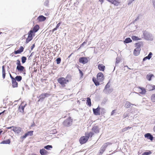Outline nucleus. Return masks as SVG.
I'll use <instances>...</instances> for the list:
<instances>
[{
	"label": "nucleus",
	"instance_id": "nucleus-1",
	"mask_svg": "<svg viewBox=\"0 0 155 155\" xmlns=\"http://www.w3.org/2000/svg\"><path fill=\"white\" fill-rule=\"evenodd\" d=\"M142 38L147 41H152L153 40V37L152 34L146 31H143Z\"/></svg>",
	"mask_w": 155,
	"mask_h": 155
},
{
	"label": "nucleus",
	"instance_id": "nucleus-2",
	"mask_svg": "<svg viewBox=\"0 0 155 155\" xmlns=\"http://www.w3.org/2000/svg\"><path fill=\"white\" fill-rule=\"evenodd\" d=\"M58 82L63 87L65 86V84L69 82L68 80L66 79L63 77H61L58 79Z\"/></svg>",
	"mask_w": 155,
	"mask_h": 155
},
{
	"label": "nucleus",
	"instance_id": "nucleus-3",
	"mask_svg": "<svg viewBox=\"0 0 155 155\" xmlns=\"http://www.w3.org/2000/svg\"><path fill=\"white\" fill-rule=\"evenodd\" d=\"M72 124V120L70 117L64 120L63 123V125L66 127L70 126Z\"/></svg>",
	"mask_w": 155,
	"mask_h": 155
},
{
	"label": "nucleus",
	"instance_id": "nucleus-4",
	"mask_svg": "<svg viewBox=\"0 0 155 155\" xmlns=\"http://www.w3.org/2000/svg\"><path fill=\"white\" fill-rule=\"evenodd\" d=\"M32 31L30 30L28 33V38H27L25 43L26 44L28 43L29 41H31L33 38V35L34 36L35 34Z\"/></svg>",
	"mask_w": 155,
	"mask_h": 155
},
{
	"label": "nucleus",
	"instance_id": "nucleus-5",
	"mask_svg": "<svg viewBox=\"0 0 155 155\" xmlns=\"http://www.w3.org/2000/svg\"><path fill=\"white\" fill-rule=\"evenodd\" d=\"M12 130L16 134H22L23 133L22 129L19 127H15Z\"/></svg>",
	"mask_w": 155,
	"mask_h": 155
},
{
	"label": "nucleus",
	"instance_id": "nucleus-6",
	"mask_svg": "<svg viewBox=\"0 0 155 155\" xmlns=\"http://www.w3.org/2000/svg\"><path fill=\"white\" fill-rule=\"evenodd\" d=\"M101 109L103 111L104 110V108H101L99 106L96 109L93 108V111L94 114L95 115H100V110Z\"/></svg>",
	"mask_w": 155,
	"mask_h": 155
},
{
	"label": "nucleus",
	"instance_id": "nucleus-7",
	"mask_svg": "<svg viewBox=\"0 0 155 155\" xmlns=\"http://www.w3.org/2000/svg\"><path fill=\"white\" fill-rule=\"evenodd\" d=\"M100 128L98 125H94L93 126L92 130V132L95 134H98L99 132Z\"/></svg>",
	"mask_w": 155,
	"mask_h": 155
},
{
	"label": "nucleus",
	"instance_id": "nucleus-8",
	"mask_svg": "<svg viewBox=\"0 0 155 155\" xmlns=\"http://www.w3.org/2000/svg\"><path fill=\"white\" fill-rule=\"evenodd\" d=\"M50 95L48 93H46L42 94L39 96L38 98H39V101H43L44 99L46 97H48Z\"/></svg>",
	"mask_w": 155,
	"mask_h": 155
},
{
	"label": "nucleus",
	"instance_id": "nucleus-9",
	"mask_svg": "<svg viewBox=\"0 0 155 155\" xmlns=\"http://www.w3.org/2000/svg\"><path fill=\"white\" fill-rule=\"evenodd\" d=\"M97 80L99 81H102L104 79V77L103 73L101 72L99 73L97 76Z\"/></svg>",
	"mask_w": 155,
	"mask_h": 155
},
{
	"label": "nucleus",
	"instance_id": "nucleus-10",
	"mask_svg": "<svg viewBox=\"0 0 155 155\" xmlns=\"http://www.w3.org/2000/svg\"><path fill=\"white\" fill-rule=\"evenodd\" d=\"M88 140L87 137L86 136H83L80 138L79 141L80 143L83 144L86 143Z\"/></svg>",
	"mask_w": 155,
	"mask_h": 155
},
{
	"label": "nucleus",
	"instance_id": "nucleus-11",
	"mask_svg": "<svg viewBox=\"0 0 155 155\" xmlns=\"http://www.w3.org/2000/svg\"><path fill=\"white\" fill-rule=\"evenodd\" d=\"M88 60L86 57H81L79 59V62L83 64H85L88 62Z\"/></svg>",
	"mask_w": 155,
	"mask_h": 155
},
{
	"label": "nucleus",
	"instance_id": "nucleus-12",
	"mask_svg": "<svg viewBox=\"0 0 155 155\" xmlns=\"http://www.w3.org/2000/svg\"><path fill=\"white\" fill-rule=\"evenodd\" d=\"M145 137L147 138V139H150V140L152 141L153 139V136L150 133H148L145 134L144 135Z\"/></svg>",
	"mask_w": 155,
	"mask_h": 155
},
{
	"label": "nucleus",
	"instance_id": "nucleus-13",
	"mask_svg": "<svg viewBox=\"0 0 155 155\" xmlns=\"http://www.w3.org/2000/svg\"><path fill=\"white\" fill-rule=\"evenodd\" d=\"M25 67L21 65L19 66H17L16 67V70L18 71L22 72L24 71Z\"/></svg>",
	"mask_w": 155,
	"mask_h": 155
},
{
	"label": "nucleus",
	"instance_id": "nucleus-14",
	"mask_svg": "<svg viewBox=\"0 0 155 155\" xmlns=\"http://www.w3.org/2000/svg\"><path fill=\"white\" fill-rule=\"evenodd\" d=\"M24 49V48L22 46H21L19 49L15 51L14 53L15 54H20L23 51Z\"/></svg>",
	"mask_w": 155,
	"mask_h": 155
},
{
	"label": "nucleus",
	"instance_id": "nucleus-15",
	"mask_svg": "<svg viewBox=\"0 0 155 155\" xmlns=\"http://www.w3.org/2000/svg\"><path fill=\"white\" fill-rule=\"evenodd\" d=\"M141 49L140 48H136L134 50V54L135 56H137L138 55Z\"/></svg>",
	"mask_w": 155,
	"mask_h": 155
},
{
	"label": "nucleus",
	"instance_id": "nucleus-16",
	"mask_svg": "<svg viewBox=\"0 0 155 155\" xmlns=\"http://www.w3.org/2000/svg\"><path fill=\"white\" fill-rule=\"evenodd\" d=\"M40 153L41 155H48V152L44 149L40 150Z\"/></svg>",
	"mask_w": 155,
	"mask_h": 155
},
{
	"label": "nucleus",
	"instance_id": "nucleus-17",
	"mask_svg": "<svg viewBox=\"0 0 155 155\" xmlns=\"http://www.w3.org/2000/svg\"><path fill=\"white\" fill-rule=\"evenodd\" d=\"M26 105V104L24 106H22L21 104L18 108V110L21 113H23L24 112V108Z\"/></svg>",
	"mask_w": 155,
	"mask_h": 155
},
{
	"label": "nucleus",
	"instance_id": "nucleus-18",
	"mask_svg": "<svg viewBox=\"0 0 155 155\" xmlns=\"http://www.w3.org/2000/svg\"><path fill=\"white\" fill-rule=\"evenodd\" d=\"M109 2L114 4L115 5L118 6L119 2L117 0H107Z\"/></svg>",
	"mask_w": 155,
	"mask_h": 155
},
{
	"label": "nucleus",
	"instance_id": "nucleus-19",
	"mask_svg": "<svg viewBox=\"0 0 155 155\" xmlns=\"http://www.w3.org/2000/svg\"><path fill=\"white\" fill-rule=\"evenodd\" d=\"M12 87H17L18 86V83L15 81V79H14L12 80Z\"/></svg>",
	"mask_w": 155,
	"mask_h": 155
},
{
	"label": "nucleus",
	"instance_id": "nucleus-20",
	"mask_svg": "<svg viewBox=\"0 0 155 155\" xmlns=\"http://www.w3.org/2000/svg\"><path fill=\"white\" fill-rule=\"evenodd\" d=\"M46 18L44 16L41 15L39 16L38 18V20L40 21H45L46 19Z\"/></svg>",
	"mask_w": 155,
	"mask_h": 155
},
{
	"label": "nucleus",
	"instance_id": "nucleus-21",
	"mask_svg": "<svg viewBox=\"0 0 155 155\" xmlns=\"http://www.w3.org/2000/svg\"><path fill=\"white\" fill-rule=\"evenodd\" d=\"M39 28V25H36L35 26H34L32 29L31 30L33 32L35 33L38 31Z\"/></svg>",
	"mask_w": 155,
	"mask_h": 155
},
{
	"label": "nucleus",
	"instance_id": "nucleus-22",
	"mask_svg": "<svg viewBox=\"0 0 155 155\" xmlns=\"http://www.w3.org/2000/svg\"><path fill=\"white\" fill-rule=\"evenodd\" d=\"M152 53L151 52H150L147 56L144 57L143 58V61H144L147 59L149 60L152 57Z\"/></svg>",
	"mask_w": 155,
	"mask_h": 155
},
{
	"label": "nucleus",
	"instance_id": "nucleus-23",
	"mask_svg": "<svg viewBox=\"0 0 155 155\" xmlns=\"http://www.w3.org/2000/svg\"><path fill=\"white\" fill-rule=\"evenodd\" d=\"M154 76L153 74H147L146 76L147 79L149 81H150L151 80L152 78H154Z\"/></svg>",
	"mask_w": 155,
	"mask_h": 155
},
{
	"label": "nucleus",
	"instance_id": "nucleus-24",
	"mask_svg": "<svg viewBox=\"0 0 155 155\" xmlns=\"http://www.w3.org/2000/svg\"><path fill=\"white\" fill-rule=\"evenodd\" d=\"M105 68V66L102 64H99L98 66V68L100 71H104Z\"/></svg>",
	"mask_w": 155,
	"mask_h": 155
},
{
	"label": "nucleus",
	"instance_id": "nucleus-25",
	"mask_svg": "<svg viewBox=\"0 0 155 155\" xmlns=\"http://www.w3.org/2000/svg\"><path fill=\"white\" fill-rule=\"evenodd\" d=\"M110 143L109 142L106 143H104L103 145L102 146L101 148L104 150V151L105 150L106 148L107 147V146L110 145Z\"/></svg>",
	"mask_w": 155,
	"mask_h": 155
},
{
	"label": "nucleus",
	"instance_id": "nucleus-26",
	"mask_svg": "<svg viewBox=\"0 0 155 155\" xmlns=\"http://www.w3.org/2000/svg\"><path fill=\"white\" fill-rule=\"evenodd\" d=\"M143 45V42H139L135 44V46L136 48H140L141 46Z\"/></svg>",
	"mask_w": 155,
	"mask_h": 155
},
{
	"label": "nucleus",
	"instance_id": "nucleus-27",
	"mask_svg": "<svg viewBox=\"0 0 155 155\" xmlns=\"http://www.w3.org/2000/svg\"><path fill=\"white\" fill-rule=\"evenodd\" d=\"M2 77L3 79H4L5 76V70L4 65H3L2 67Z\"/></svg>",
	"mask_w": 155,
	"mask_h": 155
},
{
	"label": "nucleus",
	"instance_id": "nucleus-28",
	"mask_svg": "<svg viewBox=\"0 0 155 155\" xmlns=\"http://www.w3.org/2000/svg\"><path fill=\"white\" fill-rule=\"evenodd\" d=\"M146 89L147 90L149 91L153 90V87L152 85L148 84L146 86Z\"/></svg>",
	"mask_w": 155,
	"mask_h": 155
},
{
	"label": "nucleus",
	"instance_id": "nucleus-29",
	"mask_svg": "<svg viewBox=\"0 0 155 155\" xmlns=\"http://www.w3.org/2000/svg\"><path fill=\"white\" fill-rule=\"evenodd\" d=\"M132 41L131 39L130 38H127L124 40V42L125 43H128L130 42H131Z\"/></svg>",
	"mask_w": 155,
	"mask_h": 155
},
{
	"label": "nucleus",
	"instance_id": "nucleus-30",
	"mask_svg": "<svg viewBox=\"0 0 155 155\" xmlns=\"http://www.w3.org/2000/svg\"><path fill=\"white\" fill-rule=\"evenodd\" d=\"M94 83L95 84L96 86H98L99 85V81L97 80V81L96 79H94V78H93L92 79Z\"/></svg>",
	"mask_w": 155,
	"mask_h": 155
},
{
	"label": "nucleus",
	"instance_id": "nucleus-31",
	"mask_svg": "<svg viewBox=\"0 0 155 155\" xmlns=\"http://www.w3.org/2000/svg\"><path fill=\"white\" fill-rule=\"evenodd\" d=\"M10 139H8L7 140L3 141L1 143L2 144H9L10 143Z\"/></svg>",
	"mask_w": 155,
	"mask_h": 155
},
{
	"label": "nucleus",
	"instance_id": "nucleus-32",
	"mask_svg": "<svg viewBox=\"0 0 155 155\" xmlns=\"http://www.w3.org/2000/svg\"><path fill=\"white\" fill-rule=\"evenodd\" d=\"M16 81H20L22 80V77L21 76H17L15 78Z\"/></svg>",
	"mask_w": 155,
	"mask_h": 155
},
{
	"label": "nucleus",
	"instance_id": "nucleus-33",
	"mask_svg": "<svg viewBox=\"0 0 155 155\" xmlns=\"http://www.w3.org/2000/svg\"><path fill=\"white\" fill-rule=\"evenodd\" d=\"M86 104L90 107L91 105V99L89 97H87Z\"/></svg>",
	"mask_w": 155,
	"mask_h": 155
},
{
	"label": "nucleus",
	"instance_id": "nucleus-34",
	"mask_svg": "<svg viewBox=\"0 0 155 155\" xmlns=\"http://www.w3.org/2000/svg\"><path fill=\"white\" fill-rule=\"evenodd\" d=\"M94 134V133H93L92 131L90 133H88L87 134V137L88 139L90 137H91Z\"/></svg>",
	"mask_w": 155,
	"mask_h": 155
},
{
	"label": "nucleus",
	"instance_id": "nucleus-35",
	"mask_svg": "<svg viewBox=\"0 0 155 155\" xmlns=\"http://www.w3.org/2000/svg\"><path fill=\"white\" fill-rule=\"evenodd\" d=\"M131 105L133 104H131V103L129 101H127L125 104V107L126 108H130Z\"/></svg>",
	"mask_w": 155,
	"mask_h": 155
},
{
	"label": "nucleus",
	"instance_id": "nucleus-36",
	"mask_svg": "<svg viewBox=\"0 0 155 155\" xmlns=\"http://www.w3.org/2000/svg\"><path fill=\"white\" fill-rule=\"evenodd\" d=\"M113 90L112 88H109L107 89L105 91H103V92L106 94H110L113 91Z\"/></svg>",
	"mask_w": 155,
	"mask_h": 155
},
{
	"label": "nucleus",
	"instance_id": "nucleus-37",
	"mask_svg": "<svg viewBox=\"0 0 155 155\" xmlns=\"http://www.w3.org/2000/svg\"><path fill=\"white\" fill-rule=\"evenodd\" d=\"M139 88L142 91L140 93L142 94H144L146 92V91L145 88L140 87Z\"/></svg>",
	"mask_w": 155,
	"mask_h": 155
},
{
	"label": "nucleus",
	"instance_id": "nucleus-38",
	"mask_svg": "<svg viewBox=\"0 0 155 155\" xmlns=\"http://www.w3.org/2000/svg\"><path fill=\"white\" fill-rule=\"evenodd\" d=\"M45 149H46L47 150H50V149H51L52 148V146L51 145H48L46 146H45L44 147Z\"/></svg>",
	"mask_w": 155,
	"mask_h": 155
},
{
	"label": "nucleus",
	"instance_id": "nucleus-39",
	"mask_svg": "<svg viewBox=\"0 0 155 155\" xmlns=\"http://www.w3.org/2000/svg\"><path fill=\"white\" fill-rule=\"evenodd\" d=\"M152 153V152L151 151L148 150V151L143 153L142 155H150Z\"/></svg>",
	"mask_w": 155,
	"mask_h": 155
},
{
	"label": "nucleus",
	"instance_id": "nucleus-40",
	"mask_svg": "<svg viewBox=\"0 0 155 155\" xmlns=\"http://www.w3.org/2000/svg\"><path fill=\"white\" fill-rule=\"evenodd\" d=\"M21 62L23 64L25 63L26 62L27 60V58L25 57L22 56L21 58Z\"/></svg>",
	"mask_w": 155,
	"mask_h": 155
},
{
	"label": "nucleus",
	"instance_id": "nucleus-41",
	"mask_svg": "<svg viewBox=\"0 0 155 155\" xmlns=\"http://www.w3.org/2000/svg\"><path fill=\"white\" fill-rule=\"evenodd\" d=\"M132 38L133 40L134 41L139 40L141 39L135 36H133L132 37Z\"/></svg>",
	"mask_w": 155,
	"mask_h": 155
},
{
	"label": "nucleus",
	"instance_id": "nucleus-42",
	"mask_svg": "<svg viewBox=\"0 0 155 155\" xmlns=\"http://www.w3.org/2000/svg\"><path fill=\"white\" fill-rule=\"evenodd\" d=\"M151 101L153 102H155V94H153L152 95L151 97Z\"/></svg>",
	"mask_w": 155,
	"mask_h": 155
},
{
	"label": "nucleus",
	"instance_id": "nucleus-43",
	"mask_svg": "<svg viewBox=\"0 0 155 155\" xmlns=\"http://www.w3.org/2000/svg\"><path fill=\"white\" fill-rule=\"evenodd\" d=\"M109 82L107 83V84L105 86L104 89L103 90V91H105L107 89H108L109 88V87H110V86L108 84Z\"/></svg>",
	"mask_w": 155,
	"mask_h": 155
},
{
	"label": "nucleus",
	"instance_id": "nucleus-44",
	"mask_svg": "<svg viewBox=\"0 0 155 155\" xmlns=\"http://www.w3.org/2000/svg\"><path fill=\"white\" fill-rule=\"evenodd\" d=\"M131 128V127H126L122 129V131L123 132H124L128 130V129H130Z\"/></svg>",
	"mask_w": 155,
	"mask_h": 155
},
{
	"label": "nucleus",
	"instance_id": "nucleus-45",
	"mask_svg": "<svg viewBox=\"0 0 155 155\" xmlns=\"http://www.w3.org/2000/svg\"><path fill=\"white\" fill-rule=\"evenodd\" d=\"M61 58H58L56 60V61L57 62V63L58 64H60L61 62Z\"/></svg>",
	"mask_w": 155,
	"mask_h": 155
},
{
	"label": "nucleus",
	"instance_id": "nucleus-46",
	"mask_svg": "<svg viewBox=\"0 0 155 155\" xmlns=\"http://www.w3.org/2000/svg\"><path fill=\"white\" fill-rule=\"evenodd\" d=\"M104 150L102 149H101H101L100 150V151H99V154L98 155H102L103 153H104Z\"/></svg>",
	"mask_w": 155,
	"mask_h": 155
},
{
	"label": "nucleus",
	"instance_id": "nucleus-47",
	"mask_svg": "<svg viewBox=\"0 0 155 155\" xmlns=\"http://www.w3.org/2000/svg\"><path fill=\"white\" fill-rule=\"evenodd\" d=\"M33 131H28L27 133L28 134V135L32 136L33 134Z\"/></svg>",
	"mask_w": 155,
	"mask_h": 155
},
{
	"label": "nucleus",
	"instance_id": "nucleus-48",
	"mask_svg": "<svg viewBox=\"0 0 155 155\" xmlns=\"http://www.w3.org/2000/svg\"><path fill=\"white\" fill-rule=\"evenodd\" d=\"M16 64L17 65V66H19L21 65L20 61L19 60H17V62L16 63Z\"/></svg>",
	"mask_w": 155,
	"mask_h": 155
},
{
	"label": "nucleus",
	"instance_id": "nucleus-49",
	"mask_svg": "<svg viewBox=\"0 0 155 155\" xmlns=\"http://www.w3.org/2000/svg\"><path fill=\"white\" fill-rule=\"evenodd\" d=\"M28 136L27 133H26L22 137L23 139L26 138Z\"/></svg>",
	"mask_w": 155,
	"mask_h": 155
},
{
	"label": "nucleus",
	"instance_id": "nucleus-50",
	"mask_svg": "<svg viewBox=\"0 0 155 155\" xmlns=\"http://www.w3.org/2000/svg\"><path fill=\"white\" fill-rule=\"evenodd\" d=\"M139 19V17H137L133 22V23H134L135 22L138 20Z\"/></svg>",
	"mask_w": 155,
	"mask_h": 155
},
{
	"label": "nucleus",
	"instance_id": "nucleus-51",
	"mask_svg": "<svg viewBox=\"0 0 155 155\" xmlns=\"http://www.w3.org/2000/svg\"><path fill=\"white\" fill-rule=\"evenodd\" d=\"M87 41H84L83 43H82L81 45V47L83 46L85 44H86Z\"/></svg>",
	"mask_w": 155,
	"mask_h": 155
},
{
	"label": "nucleus",
	"instance_id": "nucleus-52",
	"mask_svg": "<svg viewBox=\"0 0 155 155\" xmlns=\"http://www.w3.org/2000/svg\"><path fill=\"white\" fill-rule=\"evenodd\" d=\"M153 6L155 9V0H153Z\"/></svg>",
	"mask_w": 155,
	"mask_h": 155
},
{
	"label": "nucleus",
	"instance_id": "nucleus-53",
	"mask_svg": "<svg viewBox=\"0 0 155 155\" xmlns=\"http://www.w3.org/2000/svg\"><path fill=\"white\" fill-rule=\"evenodd\" d=\"M79 72H80V75H81V76H82L83 75V73L80 70H79Z\"/></svg>",
	"mask_w": 155,
	"mask_h": 155
},
{
	"label": "nucleus",
	"instance_id": "nucleus-54",
	"mask_svg": "<svg viewBox=\"0 0 155 155\" xmlns=\"http://www.w3.org/2000/svg\"><path fill=\"white\" fill-rule=\"evenodd\" d=\"M35 47V44H34L33 45H32L31 46V50H32Z\"/></svg>",
	"mask_w": 155,
	"mask_h": 155
},
{
	"label": "nucleus",
	"instance_id": "nucleus-55",
	"mask_svg": "<svg viewBox=\"0 0 155 155\" xmlns=\"http://www.w3.org/2000/svg\"><path fill=\"white\" fill-rule=\"evenodd\" d=\"M58 28L56 27L55 28L52 30V32H53L54 31L57 30Z\"/></svg>",
	"mask_w": 155,
	"mask_h": 155
},
{
	"label": "nucleus",
	"instance_id": "nucleus-56",
	"mask_svg": "<svg viewBox=\"0 0 155 155\" xmlns=\"http://www.w3.org/2000/svg\"><path fill=\"white\" fill-rule=\"evenodd\" d=\"M61 24V23L60 22L58 24H57V25L56 26V27L57 28H59V27L60 26Z\"/></svg>",
	"mask_w": 155,
	"mask_h": 155
},
{
	"label": "nucleus",
	"instance_id": "nucleus-57",
	"mask_svg": "<svg viewBox=\"0 0 155 155\" xmlns=\"http://www.w3.org/2000/svg\"><path fill=\"white\" fill-rule=\"evenodd\" d=\"M10 74V77L11 78V79H12V80H14L15 79L14 78H13L12 76V75H11V74L10 73L9 74Z\"/></svg>",
	"mask_w": 155,
	"mask_h": 155
},
{
	"label": "nucleus",
	"instance_id": "nucleus-58",
	"mask_svg": "<svg viewBox=\"0 0 155 155\" xmlns=\"http://www.w3.org/2000/svg\"><path fill=\"white\" fill-rule=\"evenodd\" d=\"M5 111V110H4L2 112L0 113V115H3L4 114V112Z\"/></svg>",
	"mask_w": 155,
	"mask_h": 155
},
{
	"label": "nucleus",
	"instance_id": "nucleus-59",
	"mask_svg": "<svg viewBox=\"0 0 155 155\" xmlns=\"http://www.w3.org/2000/svg\"><path fill=\"white\" fill-rule=\"evenodd\" d=\"M14 127H15L12 126V127H7L6 128L7 129H11L12 128H13Z\"/></svg>",
	"mask_w": 155,
	"mask_h": 155
},
{
	"label": "nucleus",
	"instance_id": "nucleus-60",
	"mask_svg": "<svg viewBox=\"0 0 155 155\" xmlns=\"http://www.w3.org/2000/svg\"><path fill=\"white\" fill-rule=\"evenodd\" d=\"M127 116V114H124V118L126 117Z\"/></svg>",
	"mask_w": 155,
	"mask_h": 155
},
{
	"label": "nucleus",
	"instance_id": "nucleus-61",
	"mask_svg": "<svg viewBox=\"0 0 155 155\" xmlns=\"http://www.w3.org/2000/svg\"><path fill=\"white\" fill-rule=\"evenodd\" d=\"M119 62V61L117 60L116 59V64H117Z\"/></svg>",
	"mask_w": 155,
	"mask_h": 155
},
{
	"label": "nucleus",
	"instance_id": "nucleus-62",
	"mask_svg": "<svg viewBox=\"0 0 155 155\" xmlns=\"http://www.w3.org/2000/svg\"><path fill=\"white\" fill-rule=\"evenodd\" d=\"M99 1L101 2V4H102V3L104 2V0H99Z\"/></svg>",
	"mask_w": 155,
	"mask_h": 155
},
{
	"label": "nucleus",
	"instance_id": "nucleus-63",
	"mask_svg": "<svg viewBox=\"0 0 155 155\" xmlns=\"http://www.w3.org/2000/svg\"><path fill=\"white\" fill-rule=\"evenodd\" d=\"M114 112H115L114 110H113L111 113V115H113L114 114Z\"/></svg>",
	"mask_w": 155,
	"mask_h": 155
},
{
	"label": "nucleus",
	"instance_id": "nucleus-64",
	"mask_svg": "<svg viewBox=\"0 0 155 155\" xmlns=\"http://www.w3.org/2000/svg\"><path fill=\"white\" fill-rule=\"evenodd\" d=\"M152 87H153V90L155 89V85H152Z\"/></svg>",
	"mask_w": 155,
	"mask_h": 155
}]
</instances>
